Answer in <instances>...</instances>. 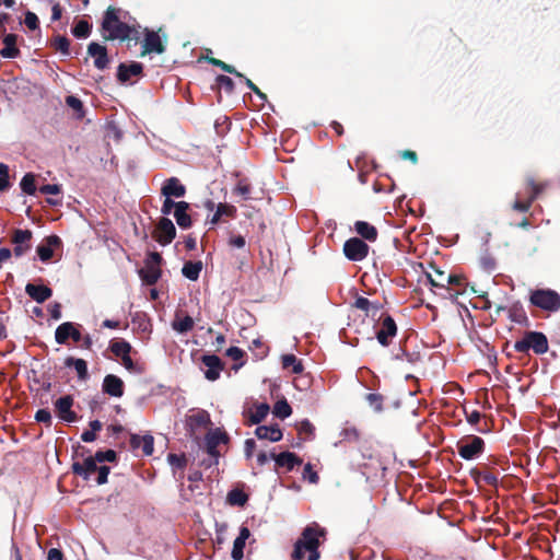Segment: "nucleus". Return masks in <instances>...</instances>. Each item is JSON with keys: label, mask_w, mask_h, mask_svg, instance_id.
<instances>
[{"label": "nucleus", "mask_w": 560, "mask_h": 560, "mask_svg": "<svg viewBox=\"0 0 560 560\" xmlns=\"http://www.w3.org/2000/svg\"><path fill=\"white\" fill-rule=\"evenodd\" d=\"M325 529L313 523L306 526L301 538L295 542L292 558L294 560H318L319 539L324 537Z\"/></svg>", "instance_id": "f257e3e1"}, {"label": "nucleus", "mask_w": 560, "mask_h": 560, "mask_svg": "<svg viewBox=\"0 0 560 560\" xmlns=\"http://www.w3.org/2000/svg\"><path fill=\"white\" fill-rule=\"evenodd\" d=\"M102 30L103 36L107 40H126L130 38L135 32L133 27L121 22L117 16V12L113 8H108L105 12Z\"/></svg>", "instance_id": "f03ea898"}, {"label": "nucleus", "mask_w": 560, "mask_h": 560, "mask_svg": "<svg viewBox=\"0 0 560 560\" xmlns=\"http://www.w3.org/2000/svg\"><path fill=\"white\" fill-rule=\"evenodd\" d=\"M95 456L86 457L82 463H74L72 465V470L74 474L83 477L85 480L90 479L92 474L97 471L96 482L97 485H104L107 482L109 467L102 465H97Z\"/></svg>", "instance_id": "7ed1b4c3"}, {"label": "nucleus", "mask_w": 560, "mask_h": 560, "mask_svg": "<svg viewBox=\"0 0 560 560\" xmlns=\"http://www.w3.org/2000/svg\"><path fill=\"white\" fill-rule=\"evenodd\" d=\"M548 348L547 337L539 331H527L521 340L514 343V349L521 353H527L532 349L536 354H544Z\"/></svg>", "instance_id": "20e7f679"}, {"label": "nucleus", "mask_w": 560, "mask_h": 560, "mask_svg": "<svg viewBox=\"0 0 560 560\" xmlns=\"http://www.w3.org/2000/svg\"><path fill=\"white\" fill-rule=\"evenodd\" d=\"M529 301L534 306L544 311L557 312L560 310V295L550 289L532 291Z\"/></svg>", "instance_id": "39448f33"}, {"label": "nucleus", "mask_w": 560, "mask_h": 560, "mask_svg": "<svg viewBox=\"0 0 560 560\" xmlns=\"http://www.w3.org/2000/svg\"><path fill=\"white\" fill-rule=\"evenodd\" d=\"M162 257L159 253L152 252L148 255L144 267L139 271L142 281L149 285L158 282L161 277V265Z\"/></svg>", "instance_id": "423d86ee"}, {"label": "nucleus", "mask_w": 560, "mask_h": 560, "mask_svg": "<svg viewBox=\"0 0 560 560\" xmlns=\"http://www.w3.org/2000/svg\"><path fill=\"white\" fill-rule=\"evenodd\" d=\"M110 351L121 359V364L131 373H140V369L136 366L130 358L131 345L126 340H115L110 343Z\"/></svg>", "instance_id": "0eeeda50"}, {"label": "nucleus", "mask_w": 560, "mask_h": 560, "mask_svg": "<svg viewBox=\"0 0 560 560\" xmlns=\"http://www.w3.org/2000/svg\"><path fill=\"white\" fill-rule=\"evenodd\" d=\"M343 253L349 260L361 261L369 254V246L361 238L352 237L343 245Z\"/></svg>", "instance_id": "6e6552de"}, {"label": "nucleus", "mask_w": 560, "mask_h": 560, "mask_svg": "<svg viewBox=\"0 0 560 560\" xmlns=\"http://www.w3.org/2000/svg\"><path fill=\"white\" fill-rule=\"evenodd\" d=\"M485 447V442L479 436H472L467 442H459L457 444L458 454L466 460H471L479 456Z\"/></svg>", "instance_id": "1a4fd4ad"}, {"label": "nucleus", "mask_w": 560, "mask_h": 560, "mask_svg": "<svg viewBox=\"0 0 560 560\" xmlns=\"http://www.w3.org/2000/svg\"><path fill=\"white\" fill-rule=\"evenodd\" d=\"M73 398L70 395L62 396L55 401V410L58 417L66 422L77 421V415L72 411Z\"/></svg>", "instance_id": "9d476101"}, {"label": "nucleus", "mask_w": 560, "mask_h": 560, "mask_svg": "<svg viewBox=\"0 0 560 560\" xmlns=\"http://www.w3.org/2000/svg\"><path fill=\"white\" fill-rule=\"evenodd\" d=\"M142 56L152 52L163 54L165 51V45L161 36L156 32L149 30H145V37L142 43Z\"/></svg>", "instance_id": "9b49d317"}, {"label": "nucleus", "mask_w": 560, "mask_h": 560, "mask_svg": "<svg viewBox=\"0 0 560 560\" xmlns=\"http://www.w3.org/2000/svg\"><path fill=\"white\" fill-rule=\"evenodd\" d=\"M69 338H72L73 341L79 342L81 341L82 335L73 323L66 322L57 327L55 331V339L57 343L63 345Z\"/></svg>", "instance_id": "f8f14e48"}, {"label": "nucleus", "mask_w": 560, "mask_h": 560, "mask_svg": "<svg viewBox=\"0 0 560 560\" xmlns=\"http://www.w3.org/2000/svg\"><path fill=\"white\" fill-rule=\"evenodd\" d=\"M176 235V229L173 222L167 218H162L155 230V240L161 245L170 244Z\"/></svg>", "instance_id": "ddd939ff"}, {"label": "nucleus", "mask_w": 560, "mask_h": 560, "mask_svg": "<svg viewBox=\"0 0 560 560\" xmlns=\"http://www.w3.org/2000/svg\"><path fill=\"white\" fill-rule=\"evenodd\" d=\"M202 363L207 368L205 371L206 378L209 381H217L223 370L220 358L214 354H207L202 357Z\"/></svg>", "instance_id": "4468645a"}, {"label": "nucleus", "mask_w": 560, "mask_h": 560, "mask_svg": "<svg viewBox=\"0 0 560 560\" xmlns=\"http://www.w3.org/2000/svg\"><path fill=\"white\" fill-rule=\"evenodd\" d=\"M396 332L397 326L395 320L389 315H386L383 318L381 328L376 334V338L382 346L386 347L389 345V338L394 337Z\"/></svg>", "instance_id": "2eb2a0df"}, {"label": "nucleus", "mask_w": 560, "mask_h": 560, "mask_svg": "<svg viewBox=\"0 0 560 560\" xmlns=\"http://www.w3.org/2000/svg\"><path fill=\"white\" fill-rule=\"evenodd\" d=\"M61 240L57 235L46 237L36 248L39 259L44 262L48 261L54 255V247H58Z\"/></svg>", "instance_id": "dca6fc26"}, {"label": "nucleus", "mask_w": 560, "mask_h": 560, "mask_svg": "<svg viewBox=\"0 0 560 560\" xmlns=\"http://www.w3.org/2000/svg\"><path fill=\"white\" fill-rule=\"evenodd\" d=\"M102 389L112 397H121L124 395V382L114 374L104 377Z\"/></svg>", "instance_id": "f3484780"}, {"label": "nucleus", "mask_w": 560, "mask_h": 560, "mask_svg": "<svg viewBox=\"0 0 560 560\" xmlns=\"http://www.w3.org/2000/svg\"><path fill=\"white\" fill-rule=\"evenodd\" d=\"M88 52L94 58V66L97 69L103 70L108 66L109 60L105 46L97 43H91L88 47Z\"/></svg>", "instance_id": "a211bd4d"}, {"label": "nucleus", "mask_w": 560, "mask_h": 560, "mask_svg": "<svg viewBox=\"0 0 560 560\" xmlns=\"http://www.w3.org/2000/svg\"><path fill=\"white\" fill-rule=\"evenodd\" d=\"M225 441V435L220 431H211L206 435V448L208 454L218 462L219 452L218 446Z\"/></svg>", "instance_id": "6ab92c4d"}, {"label": "nucleus", "mask_w": 560, "mask_h": 560, "mask_svg": "<svg viewBox=\"0 0 560 560\" xmlns=\"http://www.w3.org/2000/svg\"><path fill=\"white\" fill-rule=\"evenodd\" d=\"M186 194L185 186L176 177H171L165 180L162 187V195L164 197L180 198Z\"/></svg>", "instance_id": "aec40b11"}, {"label": "nucleus", "mask_w": 560, "mask_h": 560, "mask_svg": "<svg viewBox=\"0 0 560 560\" xmlns=\"http://www.w3.org/2000/svg\"><path fill=\"white\" fill-rule=\"evenodd\" d=\"M250 532L246 526L240 528V534L233 542L231 557L233 560H242L244 557V547L246 540L249 538Z\"/></svg>", "instance_id": "412c9836"}, {"label": "nucleus", "mask_w": 560, "mask_h": 560, "mask_svg": "<svg viewBox=\"0 0 560 560\" xmlns=\"http://www.w3.org/2000/svg\"><path fill=\"white\" fill-rule=\"evenodd\" d=\"M25 292L37 303H44L48 300L52 291L50 288L46 285H37L33 283H27L25 287Z\"/></svg>", "instance_id": "4be33fe9"}, {"label": "nucleus", "mask_w": 560, "mask_h": 560, "mask_svg": "<svg viewBox=\"0 0 560 560\" xmlns=\"http://www.w3.org/2000/svg\"><path fill=\"white\" fill-rule=\"evenodd\" d=\"M187 425L194 432L206 428L210 423V416L206 410H197L187 417Z\"/></svg>", "instance_id": "5701e85b"}, {"label": "nucleus", "mask_w": 560, "mask_h": 560, "mask_svg": "<svg viewBox=\"0 0 560 560\" xmlns=\"http://www.w3.org/2000/svg\"><path fill=\"white\" fill-rule=\"evenodd\" d=\"M255 434L259 440H268L270 442H278L282 439V432L278 425H260L255 430Z\"/></svg>", "instance_id": "b1692460"}, {"label": "nucleus", "mask_w": 560, "mask_h": 560, "mask_svg": "<svg viewBox=\"0 0 560 560\" xmlns=\"http://www.w3.org/2000/svg\"><path fill=\"white\" fill-rule=\"evenodd\" d=\"M189 209V203L186 201H178L176 205V209L174 210V218L176 223L182 229H188L191 225L190 215L187 213Z\"/></svg>", "instance_id": "393cba45"}, {"label": "nucleus", "mask_w": 560, "mask_h": 560, "mask_svg": "<svg viewBox=\"0 0 560 560\" xmlns=\"http://www.w3.org/2000/svg\"><path fill=\"white\" fill-rule=\"evenodd\" d=\"M425 278L431 287L445 289L450 291L447 285L453 281L452 275H445L443 271L435 270L434 273H427Z\"/></svg>", "instance_id": "a878e982"}, {"label": "nucleus", "mask_w": 560, "mask_h": 560, "mask_svg": "<svg viewBox=\"0 0 560 560\" xmlns=\"http://www.w3.org/2000/svg\"><path fill=\"white\" fill-rule=\"evenodd\" d=\"M16 35L15 34H7L3 37L4 47L0 50V56L2 58H16L20 54L19 48L16 47Z\"/></svg>", "instance_id": "bb28decb"}, {"label": "nucleus", "mask_w": 560, "mask_h": 560, "mask_svg": "<svg viewBox=\"0 0 560 560\" xmlns=\"http://www.w3.org/2000/svg\"><path fill=\"white\" fill-rule=\"evenodd\" d=\"M130 442H131V446L133 448L141 447L144 455H147V456H150L153 453L154 440H153V436L150 434H147L143 436L133 434V435H131Z\"/></svg>", "instance_id": "cd10ccee"}, {"label": "nucleus", "mask_w": 560, "mask_h": 560, "mask_svg": "<svg viewBox=\"0 0 560 560\" xmlns=\"http://www.w3.org/2000/svg\"><path fill=\"white\" fill-rule=\"evenodd\" d=\"M269 406L267 404H258L254 408H250L244 412L250 424H257L261 422L269 413Z\"/></svg>", "instance_id": "c85d7f7f"}, {"label": "nucleus", "mask_w": 560, "mask_h": 560, "mask_svg": "<svg viewBox=\"0 0 560 560\" xmlns=\"http://www.w3.org/2000/svg\"><path fill=\"white\" fill-rule=\"evenodd\" d=\"M142 72V65L139 62H132L128 66L121 63L118 67V79L121 82H126L130 80L132 77H136Z\"/></svg>", "instance_id": "c756f323"}, {"label": "nucleus", "mask_w": 560, "mask_h": 560, "mask_svg": "<svg viewBox=\"0 0 560 560\" xmlns=\"http://www.w3.org/2000/svg\"><path fill=\"white\" fill-rule=\"evenodd\" d=\"M272 458L276 460L278 466L287 467L289 470H292L295 465H300L302 463L298 456L290 452H283L279 455L271 454Z\"/></svg>", "instance_id": "7c9ffc66"}, {"label": "nucleus", "mask_w": 560, "mask_h": 560, "mask_svg": "<svg viewBox=\"0 0 560 560\" xmlns=\"http://www.w3.org/2000/svg\"><path fill=\"white\" fill-rule=\"evenodd\" d=\"M65 365L67 368H73L78 374L79 380L85 381L89 377L88 364L83 359H75L69 357L65 360Z\"/></svg>", "instance_id": "2f4dec72"}, {"label": "nucleus", "mask_w": 560, "mask_h": 560, "mask_svg": "<svg viewBox=\"0 0 560 560\" xmlns=\"http://www.w3.org/2000/svg\"><path fill=\"white\" fill-rule=\"evenodd\" d=\"M528 186L530 188L529 200L525 202V201H521L520 199H517L513 205V208L517 211H521V212L527 211L529 209L532 201L538 196V194L541 190V188L538 185H536L533 179L528 180Z\"/></svg>", "instance_id": "473e14b6"}, {"label": "nucleus", "mask_w": 560, "mask_h": 560, "mask_svg": "<svg viewBox=\"0 0 560 560\" xmlns=\"http://www.w3.org/2000/svg\"><path fill=\"white\" fill-rule=\"evenodd\" d=\"M202 270V262L198 261H186L183 266L182 273L185 278L196 281L198 280Z\"/></svg>", "instance_id": "72a5a7b5"}, {"label": "nucleus", "mask_w": 560, "mask_h": 560, "mask_svg": "<svg viewBox=\"0 0 560 560\" xmlns=\"http://www.w3.org/2000/svg\"><path fill=\"white\" fill-rule=\"evenodd\" d=\"M354 228L359 235L370 242L375 241L377 237L376 229L365 221H357Z\"/></svg>", "instance_id": "f704fd0d"}, {"label": "nucleus", "mask_w": 560, "mask_h": 560, "mask_svg": "<svg viewBox=\"0 0 560 560\" xmlns=\"http://www.w3.org/2000/svg\"><path fill=\"white\" fill-rule=\"evenodd\" d=\"M281 360L283 369L291 370L294 374L303 372V364L294 354H284Z\"/></svg>", "instance_id": "c9c22d12"}, {"label": "nucleus", "mask_w": 560, "mask_h": 560, "mask_svg": "<svg viewBox=\"0 0 560 560\" xmlns=\"http://www.w3.org/2000/svg\"><path fill=\"white\" fill-rule=\"evenodd\" d=\"M172 327L179 334H185L192 329L194 319L190 316L178 317L172 323Z\"/></svg>", "instance_id": "e433bc0d"}, {"label": "nucleus", "mask_w": 560, "mask_h": 560, "mask_svg": "<svg viewBox=\"0 0 560 560\" xmlns=\"http://www.w3.org/2000/svg\"><path fill=\"white\" fill-rule=\"evenodd\" d=\"M22 191L26 195H34L36 192L35 175L32 173L25 174L20 183Z\"/></svg>", "instance_id": "4c0bfd02"}, {"label": "nucleus", "mask_w": 560, "mask_h": 560, "mask_svg": "<svg viewBox=\"0 0 560 560\" xmlns=\"http://www.w3.org/2000/svg\"><path fill=\"white\" fill-rule=\"evenodd\" d=\"M247 501V495L238 489H233L228 493V502L231 505L243 506Z\"/></svg>", "instance_id": "58836bf2"}, {"label": "nucleus", "mask_w": 560, "mask_h": 560, "mask_svg": "<svg viewBox=\"0 0 560 560\" xmlns=\"http://www.w3.org/2000/svg\"><path fill=\"white\" fill-rule=\"evenodd\" d=\"M292 413V408L287 400H279L273 406V415L278 418L285 419Z\"/></svg>", "instance_id": "ea45409f"}, {"label": "nucleus", "mask_w": 560, "mask_h": 560, "mask_svg": "<svg viewBox=\"0 0 560 560\" xmlns=\"http://www.w3.org/2000/svg\"><path fill=\"white\" fill-rule=\"evenodd\" d=\"M72 33L78 38H86L91 33V25L85 20H80L72 30Z\"/></svg>", "instance_id": "a19ab883"}, {"label": "nucleus", "mask_w": 560, "mask_h": 560, "mask_svg": "<svg viewBox=\"0 0 560 560\" xmlns=\"http://www.w3.org/2000/svg\"><path fill=\"white\" fill-rule=\"evenodd\" d=\"M366 401L369 406L375 411L381 412L383 411V401L384 398L380 394L371 393L366 395Z\"/></svg>", "instance_id": "79ce46f5"}, {"label": "nucleus", "mask_w": 560, "mask_h": 560, "mask_svg": "<svg viewBox=\"0 0 560 560\" xmlns=\"http://www.w3.org/2000/svg\"><path fill=\"white\" fill-rule=\"evenodd\" d=\"M32 232L30 230H16L14 232L13 244H30Z\"/></svg>", "instance_id": "37998d69"}, {"label": "nucleus", "mask_w": 560, "mask_h": 560, "mask_svg": "<svg viewBox=\"0 0 560 560\" xmlns=\"http://www.w3.org/2000/svg\"><path fill=\"white\" fill-rule=\"evenodd\" d=\"M66 104L72 108L75 113L79 114V116H82V108H83V104L82 102L73 96V95H69L66 97Z\"/></svg>", "instance_id": "c03bdc74"}, {"label": "nucleus", "mask_w": 560, "mask_h": 560, "mask_svg": "<svg viewBox=\"0 0 560 560\" xmlns=\"http://www.w3.org/2000/svg\"><path fill=\"white\" fill-rule=\"evenodd\" d=\"M94 456L98 463L114 462L116 459V453L113 450L98 451Z\"/></svg>", "instance_id": "a18cd8bd"}, {"label": "nucleus", "mask_w": 560, "mask_h": 560, "mask_svg": "<svg viewBox=\"0 0 560 560\" xmlns=\"http://www.w3.org/2000/svg\"><path fill=\"white\" fill-rule=\"evenodd\" d=\"M233 191L234 194L242 196L244 199H248L250 194V186L244 180H240Z\"/></svg>", "instance_id": "49530a36"}, {"label": "nucleus", "mask_w": 560, "mask_h": 560, "mask_svg": "<svg viewBox=\"0 0 560 560\" xmlns=\"http://www.w3.org/2000/svg\"><path fill=\"white\" fill-rule=\"evenodd\" d=\"M24 23L30 30L35 31L38 28L39 21L35 13L28 11L25 14Z\"/></svg>", "instance_id": "de8ad7c7"}, {"label": "nucleus", "mask_w": 560, "mask_h": 560, "mask_svg": "<svg viewBox=\"0 0 560 560\" xmlns=\"http://www.w3.org/2000/svg\"><path fill=\"white\" fill-rule=\"evenodd\" d=\"M210 62L217 67H220L225 72L233 73L240 78H244L243 74L237 72L232 66H230L219 59H211Z\"/></svg>", "instance_id": "09e8293b"}, {"label": "nucleus", "mask_w": 560, "mask_h": 560, "mask_svg": "<svg viewBox=\"0 0 560 560\" xmlns=\"http://www.w3.org/2000/svg\"><path fill=\"white\" fill-rule=\"evenodd\" d=\"M217 211L219 212V214L221 217H223V215L232 217V215H234L236 209L232 205L219 203L218 207H217Z\"/></svg>", "instance_id": "8fccbe9b"}, {"label": "nucleus", "mask_w": 560, "mask_h": 560, "mask_svg": "<svg viewBox=\"0 0 560 560\" xmlns=\"http://www.w3.org/2000/svg\"><path fill=\"white\" fill-rule=\"evenodd\" d=\"M35 419L38 422L47 423L48 425L51 423V415L48 409H39L35 413Z\"/></svg>", "instance_id": "3c124183"}, {"label": "nucleus", "mask_w": 560, "mask_h": 560, "mask_svg": "<svg viewBox=\"0 0 560 560\" xmlns=\"http://www.w3.org/2000/svg\"><path fill=\"white\" fill-rule=\"evenodd\" d=\"M303 477L307 479L311 483H317L318 475L313 470L311 464H306L303 471Z\"/></svg>", "instance_id": "603ef678"}, {"label": "nucleus", "mask_w": 560, "mask_h": 560, "mask_svg": "<svg viewBox=\"0 0 560 560\" xmlns=\"http://www.w3.org/2000/svg\"><path fill=\"white\" fill-rule=\"evenodd\" d=\"M55 47L57 50H59L63 55L69 54V40L66 37L60 36V37L56 38Z\"/></svg>", "instance_id": "864d4df0"}, {"label": "nucleus", "mask_w": 560, "mask_h": 560, "mask_svg": "<svg viewBox=\"0 0 560 560\" xmlns=\"http://www.w3.org/2000/svg\"><path fill=\"white\" fill-rule=\"evenodd\" d=\"M39 191L44 195H58L61 192V187L56 184H47L42 186Z\"/></svg>", "instance_id": "5fc2aeb1"}, {"label": "nucleus", "mask_w": 560, "mask_h": 560, "mask_svg": "<svg viewBox=\"0 0 560 560\" xmlns=\"http://www.w3.org/2000/svg\"><path fill=\"white\" fill-rule=\"evenodd\" d=\"M167 460L173 467H176V468H183L186 463L184 456H178L176 454H168Z\"/></svg>", "instance_id": "6e6d98bb"}, {"label": "nucleus", "mask_w": 560, "mask_h": 560, "mask_svg": "<svg viewBox=\"0 0 560 560\" xmlns=\"http://www.w3.org/2000/svg\"><path fill=\"white\" fill-rule=\"evenodd\" d=\"M178 201H174L172 200L171 197H165V200L163 202V206H162V213L165 214V215H168L172 213V210L176 209V205H177Z\"/></svg>", "instance_id": "4d7b16f0"}, {"label": "nucleus", "mask_w": 560, "mask_h": 560, "mask_svg": "<svg viewBox=\"0 0 560 560\" xmlns=\"http://www.w3.org/2000/svg\"><path fill=\"white\" fill-rule=\"evenodd\" d=\"M299 432L301 434L312 435L313 432H314V427H313V424L308 420H303L299 424Z\"/></svg>", "instance_id": "13d9d810"}, {"label": "nucleus", "mask_w": 560, "mask_h": 560, "mask_svg": "<svg viewBox=\"0 0 560 560\" xmlns=\"http://www.w3.org/2000/svg\"><path fill=\"white\" fill-rule=\"evenodd\" d=\"M229 244L232 247L243 248L245 247L246 242L242 235H232L229 240Z\"/></svg>", "instance_id": "bf43d9fd"}, {"label": "nucleus", "mask_w": 560, "mask_h": 560, "mask_svg": "<svg viewBox=\"0 0 560 560\" xmlns=\"http://www.w3.org/2000/svg\"><path fill=\"white\" fill-rule=\"evenodd\" d=\"M49 314L52 319L58 320L61 318V305L59 303H55L49 306Z\"/></svg>", "instance_id": "052dcab7"}, {"label": "nucleus", "mask_w": 560, "mask_h": 560, "mask_svg": "<svg viewBox=\"0 0 560 560\" xmlns=\"http://www.w3.org/2000/svg\"><path fill=\"white\" fill-rule=\"evenodd\" d=\"M226 355L230 357L231 359L237 361V360L242 359L243 351L237 347H231L226 350Z\"/></svg>", "instance_id": "680f3d73"}, {"label": "nucleus", "mask_w": 560, "mask_h": 560, "mask_svg": "<svg viewBox=\"0 0 560 560\" xmlns=\"http://www.w3.org/2000/svg\"><path fill=\"white\" fill-rule=\"evenodd\" d=\"M355 307L365 312H369L371 302L365 298H359L354 303Z\"/></svg>", "instance_id": "e2e57ef3"}, {"label": "nucleus", "mask_w": 560, "mask_h": 560, "mask_svg": "<svg viewBox=\"0 0 560 560\" xmlns=\"http://www.w3.org/2000/svg\"><path fill=\"white\" fill-rule=\"evenodd\" d=\"M14 249H13V254L14 256L16 257H21L23 256L28 249H30V244H14Z\"/></svg>", "instance_id": "0e129e2a"}, {"label": "nucleus", "mask_w": 560, "mask_h": 560, "mask_svg": "<svg viewBox=\"0 0 560 560\" xmlns=\"http://www.w3.org/2000/svg\"><path fill=\"white\" fill-rule=\"evenodd\" d=\"M245 80L246 85L261 100H266V94H264L249 79L243 78Z\"/></svg>", "instance_id": "69168bd1"}, {"label": "nucleus", "mask_w": 560, "mask_h": 560, "mask_svg": "<svg viewBox=\"0 0 560 560\" xmlns=\"http://www.w3.org/2000/svg\"><path fill=\"white\" fill-rule=\"evenodd\" d=\"M480 418H481V415L477 410H474L470 413H467V416H466L468 423H470L472 425L477 424L479 422Z\"/></svg>", "instance_id": "338daca9"}, {"label": "nucleus", "mask_w": 560, "mask_h": 560, "mask_svg": "<svg viewBox=\"0 0 560 560\" xmlns=\"http://www.w3.org/2000/svg\"><path fill=\"white\" fill-rule=\"evenodd\" d=\"M47 560H62V552L59 549L51 548L48 551Z\"/></svg>", "instance_id": "774afa93"}]
</instances>
